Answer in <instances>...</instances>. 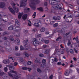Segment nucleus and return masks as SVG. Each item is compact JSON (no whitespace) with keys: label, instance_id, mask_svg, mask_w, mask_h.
Wrapping results in <instances>:
<instances>
[{"label":"nucleus","instance_id":"nucleus-1","mask_svg":"<svg viewBox=\"0 0 79 79\" xmlns=\"http://www.w3.org/2000/svg\"><path fill=\"white\" fill-rule=\"evenodd\" d=\"M49 3L51 5H53L52 7V10L50 11V13H55V10H61V6L60 4H54L55 2L53 0H49Z\"/></svg>","mask_w":79,"mask_h":79},{"label":"nucleus","instance_id":"nucleus-2","mask_svg":"<svg viewBox=\"0 0 79 79\" xmlns=\"http://www.w3.org/2000/svg\"><path fill=\"white\" fill-rule=\"evenodd\" d=\"M34 2H36V4H38L40 3V1L39 0H30V6L32 10H35L36 8V6L34 5H35Z\"/></svg>","mask_w":79,"mask_h":79},{"label":"nucleus","instance_id":"nucleus-3","mask_svg":"<svg viewBox=\"0 0 79 79\" xmlns=\"http://www.w3.org/2000/svg\"><path fill=\"white\" fill-rule=\"evenodd\" d=\"M27 2V0H26V1L24 0H21L20 7H24V6H26V2Z\"/></svg>","mask_w":79,"mask_h":79},{"label":"nucleus","instance_id":"nucleus-4","mask_svg":"<svg viewBox=\"0 0 79 79\" xmlns=\"http://www.w3.org/2000/svg\"><path fill=\"white\" fill-rule=\"evenodd\" d=\"M8 66L10 70H10V72L11 73H15V74H16L17 73L16 72V71H13V70L15 69V68L13 66H12L11 65H8Z\"/></svg>","mask_w":79,"mask_h":79},{"label":"nucleus","instance_id":"nucleus-5","mask_svg":"<svg viewBox=\"0 0 79 79\" xmlns=\"http://www.w3.org/2000/svg\"><path fill=\"white\" fill-rule=\"evenodd\" d=\"M34 41L31 42V44H33L34 46L35 47L39 44V42L37 41V39L34 38Z\"/></svg>","mask_w":79,"mask_h":79},{"label":"nucleus","instance_id":"nucleus-6","mask_svg":"<svg viewBox=\"0 0 79 79\" xmlns=\"http://www.w3.org/2000/svg\"><path fill=\"white\" fill-rule=\"evenodd\" d=\"M27 42H28V39H26L25 40L23 41V43L24 45V47H25V48H27V47L28 48L29 46H27Z\"/></svg>","mask_w":79,"mask_h":79},{"label":"nucleus","instance_id":"nucleus-7","mask_svg":"<svg viewBox=\"0 0 79 79\" xmlns=\"http://www.w3.org/2000/svg\"><path fill=\"white\" fill-rule=\"evenodd\" d=\"M43 53H45V54H48L50 52V50L48 49L46 50L45 49H43Z\"/></svg>","mask_w":79,"mask_h":79},{"label":"nucleus","instance_id":"nucleus-8","mask_svg":"<svg viewBox=\"0 0 79 79\" xmlns=\"http://www.w3.org/2000/svg\"><path fill=\"white\" fill-rule=\"evenodd\" d=\"M12 5H13V7L14 10H15V11H16V13H18V11H19V9H18V8L15 6V4L13 3Z\"/></svg>","mask_w":79,"mask_h":79},{"label":"nucleus","instance_id":"nucleus-9","mask_svg":"<svg viewBox=\"0 0 79 79\" xmlns=\"http://www.w3.org/2000/svg\"><path fill=\"white\" fill-rule=\"evenodd\" d=\"M51 61L52 63H53L54 61L55 62H56L57 61H58V60H57L54 57H52L51 58Z\"/></svg>","mask_w":79,"mask_h":79},{"label":"nucleus","instance_id":"nucleus-10","mask_svg":"<svg viewBox=\"0 0 79 79\" xmlns=\"http://www.w3.org/2000/svg\"><path fill=\"white\" fill-rule=\"evenodd\" d=\"M5 6V3L3 2H0V8H3Z\"/></svg>","mask_w":79,"mask_h":79},{"label":"nucleus","instance_id":"nucleus-11","mask_svg":"<svg viewBox=\"0 0 79 79\" xmlns=\"http://www.w3.org/2000/svg\"><path fill=\"white\" fill-rule=\"evenodd\" d=\"M15 44H17V45H19L20 44V41L19 40V39L18 38H17L15 41Z\"/></svg>","mask_w":79,"mask_h":79},{"label":"nucleus","instance_id":"nucleus-12","mask_svg":"<svg viewBox=\"0 0 79 79\" xmlns=\"http://www.w3.org/2000/svg\"><path fill=\"white\" fill-rule=\"evenodd\" d=\"M8 9L10 11L11 13H13V14H15V11H14V10L10 7H8Z\"/></svg>","mask_w":79,"mask_h":79},{"label":"nucleus","instance_id":"nucleus-13","mask_svg":"<svg viewBox=\"0 0 79 79\" xmlns=\"http://www.w3.org/2000/svg\"><path fill=\"white\" fill-rule=\"evenodd\" d=\"M22 69L23 70H27V69H28L29 71L30 72L31 71V70H32V69L31 68L27 67H23L22 68Z\"/></svg>","mask_w":79,"mask_h":79},{"label":"nucleus","instance_id":"nucleus-14","mask_svg":"<svg viewBox=\"0 0 79 79\" xmlns=\"http://www.w3.org/2000/svg\"><path fill=\"white\" fill-rule=\"evenodd\" d=\"M3 63L4 64H7L10 63V60H4L3 61Z\"/></svg>","mask_w":79,"mask_h":79},{"label":"nucleus","instance_id":"nucleus-15","mask_svg":"<svg viewBox=\"0 0 79 79\" xmlns=\"http://www.w3.org/2000/svg\"><path fill=\"white\" fill-rule=\"evenodd\" d=\"M27 17V14H25L22 16V19L24 20H26Z\"/></svg>","mask_w":79,"mask_h":79},{"label":"nucleus","instance_id":"nucleus-16","mask_svg":"<svg viewBox=\"0 0 79 79\" xmlns=\"http://www.w3.org/2000/svg\"><path fill=\"white\" fill-rule=\"evenodd\" d=\"M74 15L75 17H78L79 16V13L77 12H75L74 13Z\"/></svg>","mask_w":79,"mask_h":79},{"label":"nucleus","instance_id":"nucleus-17","mask_svg":"<svg viewBox=\"0 0 79 79\" xmlns=\"http://www.w3.org/2000/svg\"><path fill=\"white\" fill-rule=\"evenodd\" d=\"M23 15V12H22L21 13H19V15L18 16V18L19 19H21V17Z\"/></svg>","mask_w":79,"mask_h":79},{"label":"nucleus","instance_id":"nucleus-18","mask_svg":"<svg viewBox=\"0 0 79 79\" xmlns=\"http://www.w3.org/2000/svg\"><path fill=\"white\" fill-rule=\"evenodd\" d=\"M70 74V72L69 71L67 70L64 73V75L65 76H69V75Z\"/></svg>","mask_w":79,"mask_h":79},{"label":"nucleus","instance_id":"nucleus-19","mask_svg":"<svg viewBox=\"0 0 79 79\" xmlns=\"http://www.w3.org/2000/svg\"><path fill=\"white\" fill-rule=\"evenodd\" d=\"M37 10H38L39 11H44V10H43V8L42 7L37 8Z\"/></svg>","mask_w":79,"mask_h":79},{"label":"nucleus","instance_id":"nucleus-20","mask_svg":"<svg viewBox=\"0 0 79 79\" xmlns=\"http://www.w3.org/2000/svg\"><path fill=\"white\" fill-rule=\"evenodd\" d=\"M45 31V28L44 27H42L40 29V31L41 32H43Z\"/></svg>","mask_w":79,"mask_h":79},{"label":"nucleus","instance_id":"nucleus-21","mask_svg":"<svg viewBox=\"0 0 79 79\" xmlns=\"http://www.w3.org/2000/svg\"><path fill=\"white\" fill-rule=\"evenodd\" d=\"M41 36L42 35H41V34H36L35 35V37H36V38H39V37H41Z\"/></svg>","mask_w":79,"mask_h":79},{"label":"nucleus","instance_id":"nucleus-22","mask_svg":"<svg viewBox=\"0 0 79 79\" xmlns=\"http://www.w3.org/2000/svg\"><path fill=\"white\" fill-rule=\"evenodd\" d=\"M1 70H0V76L2 77L3 75L4 74V73L3 72H1Z\"/></svg>","mask_w":79,"mask_h":79},{"label":"nucleus","instance_id":"nucleus-23","mask_svg":"<svg viewBox=\"0 0 79 79\" xmlns=\"http://www.w3.org/2000/svg\"><path fill=\"white\" fill-rule=\"evenodd\" d=\"M2 77H3V78H5V77H7V74L4 73V74Z\"/></svg>","mask_w":79,"mask_h":79},{"label":"nucleus","instance_id":"nucleus-24","mask_svg":"<svg viewBox=\"0 0 79 79\" xmlns=\"http://www.w3.org/2000/svg\"><path fill=\"white\" fill-rule=\"evenodd\" d=\"M8 74L9 76H10L11 77H13V75H12V74H11V73H10L8 72Z\"/></svg>","mask_w":79,"mask_h":79},{"label":"nucleus","instance_id":"nucleus-25","mask_svg":"<svg viewBox=\"0 0 79 79\" xmlns=\"http://www.w3.org/2000/svg\"><path fill=\"white\" fill-rule=\"evenodd\" d=\"M8 29L10 31H11L13 30V26H11L8 27Z\"/></svg>","mask_w":79,"mask_h":79},{"label":"nucleus","instance_id":"nucleus-26","mask_svg":"<svg viewBox=\"0 0 79 79\" xmlns=\"http://www.w3.org/2000/svg\"><path fill=\"white\" fill-rule=\"evenodd\" d=\"M60 51H61V49H59V48H56V51L57 52H60Z\"/></svg>","mask_w":79,"mask_h":79},{"label":"nucleus","instance_id":"nucleus-27","mask_svg":"<svg viewBox=\"0 0 79 79\" xmlns=\"http://www.w3.org/2000/svg\"><path fill=\"white\" fill-rule=\"evenodd\" d=\"M19 60L21 62H23V61H24V59L22 57H19Z\"/></svg>","mask_w":79,"mask_h":79},{"label":"nucleus","instance_id":"nucleus-28","mask_svg":"<svg viewBox=\"0 0 79 79\" xmlns=\"http://www.w3.org/2000/svg\"><path fill=\"white\" fill-rule=\"evenodd\" d=\"M46 61L47 60H46L45 59H44L42 60V63H43V64H45V63H46Z\"/></svg>","mask_w":79,"mask_h":79},{"label":"nucleus","instance_id":"nucleus-29","mask_svg":"<svg viewBox=\"0 0 79 79\" xmlns=\"http://www.w3.org/2000/svg\"><path fill=\"white\" fill-rule=\"evenodd\" d=\"M44 43H45V44H48L49 43V40H44Z\"/></svg>","mask_w":79,"mask_h":79},{"label":"nucleus","instance_id":"nucleus-30","mask_svg":"<svg viewBox=\"0 0 79 79\" xmlns=\"http://www.w3.org/2000/svg\"><path fill=\"white\" fill-rule=\"evenodd\" d=\"M39 23H34L35 26H36V27H39Z\"/></svg>","mask_w":79,"mask_h":79},{"label":"nucleus","instance_id":"nucleus-31","mask_svg":"<svg viewBox=\"0 0 79 79\" xmlns=\"http://www.w3.org/2000/svg\"><path fill=\"white\" fill-rule=\"evenodd\" d=\"M32 16H34L33 17V18H35V16H36V12H34V13L33 14Z\"/></svg>","mask_w":79,"mask_h":79},{"label":"nucleus","instance_id":"nucleus-32","mask_svg":"<svg viewBox=\"0 0 79 79\" xmlns=\"http://www.w3.org/2000/svg\"><path fill=\"white\" fill-rule=\"evenodd\" d=\"M58 26V23H56L53 25L54 27H56Z\"/></svg>","mask_w":79,"mask_h":79},{"label":"nucleus","instance_id":"nucleus-33","mask_svg":"<svg viewBox=\"0 0 79 79\" xmlns=\"http://www.w3.org/2000/svg\"><path fill=\"white\" fill-rule=\"evenodd\" d=\"M52 19L54 21H56L57 20V17L56 16H54L52 17Z\"/></svg>","mask_w":79,"mask_h":79},{"label":"nucleus","instance_id":"nucleus-34","mask_svg":"<svg viewBox=\"0 0 79 79\" xmlns=\"http://www.w3.org/2000/svg\"><path fill=\"white\" fill-rule=\"evenodd\" d=\"M15 55L19 56L21 55V54L19 53H16L15 54Z\"/></svg>","mask_w":79,"mask_h":79},{"label":"nucleus","instance_id":"nucleus-35","mask_svg":"<svg viewBox=\"0 0 79 79\" xmlns=\"http://www.w3.org/2000/svg\"><path fill=\"white\" fill-rule=\"evenodd\" d=\"M70 53H71V54H74V51H73V49H70Z\"/></svg>","mask_w":79,"mask_h":79},{"label":"nucleus","instance_id":"nucleus-36","mask_svg":"<svg viewBox=\"0 0 79 79\" xmlns=\"http://www.w3.org/2000/svg\"><path fill=\"white\" fill-rule=\"evenodd\" d=\"M13 62L15 61V58L14 57H10L9 58Z\"/></svg>","mask_w":79,"mask_h":79},{"label":"nucleus","instance_id":"nucleus-37","mask_svg":"<svg viewBox=\"0 0 79 79\" xmlns=\"http://www.w3.org/2000/svg\"><path fill=\"white\" fill-rule=\"evenodd\" d=\"M71 41H70V40H69L68 41V46H69V45H71Z\"/></svg>","mask_w":79,"mask_h":79},{"label":"nucleus","instance_id":"nucleus-38","mask_svg":"<svg viewBox=\"0 0 79 79\" xmlns=\"http://www.w3.org/2000/svg\"><path fill=\"white\" fill-rule=\"evenodd\" d=\"M39 40L40 42H43L44 41V39L42 38H40L39 39Z\"/></svg>","mask_w":79,"mask_h":79},{"label":"nucleus","instance_id":"nucleus-39","mask_svg":"<svg viewBox=\"0 0 79 79\" xmlns=\"http://www.w3.org/2000/svg\"><path fill=\"white\" fill-rule=\"evenodd\" d=\"M15 76L14 79H18V78H19V77H18V76L17 75H15V76Z\"/></svg>","mask_w":79,"mask_h":79},{"label":"nucleus","instance_id":"nucleus-40","mask_svg":"<svg viewBox=\"0 0 79 79\" xmlns=\"http://www.w3.org/2000/svg\"><path fill=\"white\" fill-rule=\"evenodd\" d=\"M19 27H17L16 26H13V29H16V28H19Z\"/></svg>","mask_w":79,"mask_h":79},{"label":"nucleus","instance_id":"nucleus-41","mask_svg":"<svg viewBox=\"0 0 79 79\" xmlns=\"http://www.w3.org/2000/svg\"><path fill=\"white\" fill-rule=\"evenodd\" d=\"M20 50H24V47H23V46L22 45L20 46Z\"/></svg>","mask_w":79,"mask_h":79},{"label":"nucleus","instance_id":"nucleus-42","mask_svg":"<svg viewBox=\"0 0 79 79\" xmlns=\"http://www.w3.org/2000/svg\"><path fill=\"white\" fill-rule=\"evenodd\" d=\"M37 71L39 72V73H41L42 72V70H41V69H40L38 68L37 69Z\"/></svg>","mask_w":79,"mask_h":79},{"label":"nucleus","instance_id":"nucleus-43","mask_svg":"<svg viewBox=\"0 0 79 79\" xmlns=\"http://www.w3.org/2000/svg\"><path fill=\"white\" fill-rule=\"evenodd\" d=\"M4 70L5 72H7V71H8V68L7 67H5L4 69Z\"/></svg>","mask_w":79,"mask_h":79},{"label":"nucleus","instance_id":"nucleus-44","mask_svg":"<svg viewBox=\"0 0 79 79\" xmlns=\"http://www.w3.org/2000/svg\"><path fill=\"white\" fill-rule=\"evenodd\" d=\"M32 31L33 32H35L36 31H37V29H36V28L33 29L32 30Z\"/></svg>","mask_w":79,"mask_h":79},{"label":"nucleus","instance_id":"nucleus-45","mask_svg":"<svg viewBox=\"0 0 79 79\" xmlns=\"http://www.w3.org/2000/svg\"><path fill=\"white\" fill-rule=\"evenodd\" d=\"M31 61H29L27 63V64H28V65H31Z\"/></svg>","mask_w":79,"mask_h":79},{"label":"nucleus","instance_id":"nucleus-46","mask_svg":"<svg viewBox=\"0 0 79 79\" xmlns=\"http://www.w3.org/2000/svg\"><path fill=\"white\" fill-rule=\"evenodd\" d=\"M35 61H36V63H38V64H40V63H41V62H40V60H35Z\"/></svg>","mask_w":79,"mask_h":79},{"label":"nucleus","instance_id":"nucleus-47","mask_svg":"<svg viewBox=\"0 0 79 79\" xmlns=\"http://www.w3.org/2000/svg\"><path fill=\"white\" fill-rule=\"evenodd\" d=\"M60 16L57 17V20H60Z\"/></svg>","mask_w":79,"mask_h":79},{"label":"nucleus","instance_id":"nucleus-48","mask_svg":"<svg viewBox=\"0 0 79 79\" xmlns=\"http://www.w3.org/2000/svg\"><path fill=\"white\" fill-rule=\"evenodd\" d=\"M17 65H18V62H15L14 66H17Z\"/></svg>","mask_w":79,"mask_h":79},{"label":"nucleus","instance_id":"nucleus-49","mask_svg":"<svg viewBox=\"0 0 79 79\" xmlns=\"http://www.w3.org/2000/svg\"><path fill=\"white\" fill-rule=\"evenodd\" d=\"M34 77H35V76H31V79H35V78H34Z\"/></svg>","mask_w":79,"mask_h":79},{"label":"nucleus","instance_id":"nucleus-50","mask_svg":"<svg viewBox=\"0 0 79 79\" xmlns=\"http://www.w3.org/2000/svg\"><path fill=\"white\" fill-rule=\"evenodd\" d=\"M40 56H41V57H43L44 56V54H39Z\"/></svg>","mask_w":79,"mask_h":79},{"label":"nucleus","instance_id":"nucleus-51","mask_svg":"<svg viewBox=\"0 0 79 79\" xmlns=\"http://www.w3.org/2000/svg\"><path fill=\"white\" fill-rule=\"evenodd\" d=\"M61 78H62V77H61V75H60L59 76V79H61Z\"/></svg>","mask_w":79,"mask_h":79},{"label":"nucleus","instance_id":"nucleus-52","mask_svg":"<svg viewBox=\"0 0 79 79\" xmlns=\"http://www.w3.org/2000/svg\"><path fill=\"white\" fill-rule=\"evenodd\" d=\"M26 57H28L29 56V54L27 53H26L25 54Z\"/></svg>","mask_w":79,"mask_h":79},{"label":"nucleus","instance_id":"nucleus-53","mask_svg":"<svg viewBox=\"0 0 79 79\" xmlns=\"http://www.w3.org/2000/svg\"><path fill=\"white\" fill-rule=\"evenodd\" d=\"M52 78H53V75H51V76L49 77V79H52Z\"/></svg>","mask_w":79,"mask_h":79},{"label":"nucleus","instance_id":"nucleus-54","mask_svg":"<svg viewBox=\"0 0 79 79\" xmlns=\"http://www.w3.org/2000/svg\"><path fill=\"white\" fill-rule=\"evenodd\" d=\"M54 23L55 22L54 21H52L50 23V24H51V25H52V24H54Z\"/></svg>","mask_w":79,"mask_h":79},{"label":"nucleus","instance_id":"nucleus-55","mask_svg":"<svg viewBox=\"0 0 79 79\" xmlns=\"http://www.w3.org/2000/svg\"><path fill=\"white\" fill-rule=\"evenodd\" d=\"M69 6L70 8H73V6L72 5L70 4L69 5Z\"/></svg>","mask_w":79,"mask_h":79},{"label":"nucleus","instance_id":"nucleus-56","mask_svg":"<svg viewBox=\"0 0 79 79\" xmlns=\"http://www.w3.org/2000/svg\"><path fill=\"white\" fill-rule=\"evenodd\" d=\"M44 79H48V77L46 75L44 77Z\"/></svg>","mask_w":79,"mask_h":79},{"label":"nucleus","instance_id":"nucleus-57","mask_svg":"<svg viewBox=\"0 0 79 79\" xmlns=\"http://www.w3.org/2000/svg\"><path fill=\"white\" fill-rule=\"evenodd\" d=\"M28 32V31H27V30H25L24 31V33H25V34H27V33Z\"/></svg>","mask_w":79,"mask_h":79},{"label":"nucleus","instance_id":"nucleus-58","mask_svg":"<svg viewBox=\"0 0 79 79\" xmlns=\"http://www.w3.org/2000/svg\"><path fill=\"white\" fill-rule=\"evenodd\" d=\"M15 24H16V23H18V20H17V19H15Z\"/></svg>","mask_w":79,"mask_h":79},{"label":"nucleus","instance_id":"nucleus-59","mask_svg":"<svg viewBox=\"0 0 79 79\" xmlns=\"http://www.w3.org/2000/svg\"><path fill=\"white\" fill-rule=\"evenodd\" d=\"M3 35H6V34L7 35L8 33H7V32H5L3 33Z\"/></svg>","mask_w":79,"mask_h":79},{"label":"nucleus","instance_id":"nucleus-60","mask_svg":"<svg viewBox=\"0 0 79 79\" xmlns=\"http://www.w3.org/2000/svg\"><path fill=\"white\" fill-rule=\"evenodd\" d=\"M18 48L17 46H15V50H18Z\"/></svg>","mask_w":79,"mask_h":79},{"label":"nucleus","instance_id":"nucleus-61","mask_svg":"<svg viewBox=\"0 0 79 79\" xmlns=\"http://www.w3.org/2000/svg\"><path fill=\"white\" fill-rule=\"evenodd\" d=\"M44 6H47V2H45L44 4Z\"/></svg>","mask_w":79,"mask_h":79},{"label":"nucleus","instance_id":"nucleus-62","mask_svg":"<svg viewBox=\"0 0 79 79\" xmlns=\"http://www.w3.org/2000/svg\"><path fill=\"white\" fill-rule=\"evenodd\" d=\"M61 62H59L57 63V64H58V65H61Z\"/></svg>","mask_w":79,"mask_h":79},{"label":"nucleus","instance_id":"nucleus-63","mask_svg":"<svg viewBox=\"0 0 79 79\" xmlns=\"http://www.w3.org/2000/svg\"><path fill=\"white\" fill-rule=\"evenodd\" d=\"M64 29H67L68 28V27H66V26H64Z\"/></svg>","mask_w":79,"mask_h":79},{"label":"nucleus","instance_id":"nucleus-64","mask_svg":"<svg viewBox=\"0 0 79 79\" xmlns=\"http://www.w3.org/2000/svg\"><path fill=\"white\" fill-rule=\"evenodd\" d=\"M77 3L78 5H79V0H77Z\"/></svg>","mask_w":79,"mask_h":79}]
</instances>
